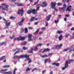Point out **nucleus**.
<instances>
[{"instance_id":"nucleus-1","label":"nucleus","mask_w":74,"mask_h":74,"mask_svg":"<svg viewBox=\"0 0 74 74\" xmlns=\"http://www.w3.org/2000/svg\"><path fill=\"white\" fill-rule=\"evenodd\" d=\"M74 61V60L72 59L69 60V62L68 60L66 61L65 62V66L64 67L62 68V70H64L65 69L67 68L68 66H69L68 64H70L71 62Z\"/></svg>"},{"instance_id":"nucleus-2","label":"nucleus","mask_w":74,"mask_h":74,"mask_svg":"<svg viewBox=\"0 0 74 74\" xmlns=\"http://www.w3.org/2000/svg\"><path fill=\"white\" fill-rule=\"evenodd\" d=\"M23 9H21L18 10L17 14L18 15L21 14V16H22L23 15Z\"/></svg>"},{"instance_id":"nucleus-3","label":"nucleus","mask_w":74,"mask_h":74,"mask_svg":"<svg viewBox=\"0 0 74 74\" xmlns=\"http://www.w3.org/2000/svg\"><path fill=\"white\" fill-rule=\"evenodd\" d=\"M50 4L53 9H55V7L56 5V2H54L53 3V2H51Z\"/></svg>"},{"instance_id":"nucleus-4","label":"nucleus","mask_w":74,"mask_h":74,"mask_svg":"<svg viewBox=\"0 0 74 74\" xmlns=\"http://www.w3.org/2000/svg\"><path fill=\"white\" fill-rule=\"evenodd\" d=\"M2 5H3V6H5V7L4 8L5 9H6V10H7V11L8 10V7H9V6L7 5V4L5 3H2L1 4Z\"/></svg>"},{"instance_id":"nucleus-5","label":"nucleus","mask_w":74,"mask_h":74,"mask_svg":"<svg viewBox=\"0 0 74 74\" xmlns=\"http://www.w3.org/2000/svg\"><path fill=\"white\" fill-rule=\"evenodd\" d=\"M42 4V7H47V5H48V4H47V2L45 1L43 2Z\"/></svg>"},{"instance_id":"nucleus-6","label":"nucleus","mask_w":74,"mask_h":74,"mask_svg":"<svg viewBox=\"0 0 74 74\" xmlns=\"http://www.w3.org/2000/svg\"><path fill=\"white\" fill-rule=\"evenodd\" d=\"M24 21V18H23L21 21L20 22L18 23V24L20 26H22V25H23V22Z\"/></svg>"},{"instance_id":"nucleus-7","label":"nucleus","mask_w":74,"mask_h":74,"mask_svg":"<svg viewBox=\"0 0 74 74\" xmlns=\"http://www.w3.org/2000/svg\"><path fill=\"white\" fill-rule=\"evenodd\" d=\"M5 24L6 27H4V29H7V28H8V27H9V26H10L11 24V23L10 22L8 23H5Z\"/></svg>"},{"instance_id":"nucleus-8","label":"nucleus","mask_w":74,"mask_h":74,"mask_svg":"<svg viewBox=\"0 0 74 74\" xmlns=\"http://www.w3.org/2000/svg\"><path fill=\"white\" fill-rule=\"evenodd\" d=\"M21 58H29V56L27 55H21Z\"/></svg>"},{"instance_id":"nucleus-9","label":"nucleus","mask_w":74,"mask_h":74,"mask_svg":"<svg viewBox=\"0 0 74 74\" xmlns=\"http://www.w3.org/2000/svg\"><path fill=\"white\" fill-rule=\"evenodd\" d=\"M71 10V5H70L66 9V11H68L69 12H70Z\"/></svg>"},{"instance_id":"nucleus-10","label":"nucleus","mask_w":74,"mask_h":74,"mask_svg":"<svg viewBox=\"0 0 74 74\" xmlns=\"http://www.w3.org/2000/svg\"><path fill=\"white\" fill-rule=\"evenodd\" d=\"M52 15L50 14L46 17V21H49L51 19V17Z\"/></svg>"},{"instance_id":"nucleus-11","label":"nucleus","mask_w":74,"mask_h":74,"mask_svg":"<svg viewBox=\"0 0 74 74\" xmlns=\"http://www.w3.org/2000/svg\"><path fill=\"white\" fill-rule=\"evenodd\" d=\"M32 13L33 14H36L37 13V11L35 9H33L31 10Z\"/></svg>"},{"instance_id":"nucleus-12","label":"nucleus","mask_w":74,"mask_h":74,"mask_svg":"<svg viewBox=\"0 0 74 74\" xmlns=\"http://www.w3.org/2000/svg\"><path fill=\"white\" fill-rule=\"evenodd\" d=\"M7 69H5V70L4 69H2L0 71V72L1 73H2L3 74H5L4 73L5 72L4 71H7Z\"/></svg>"},{"instance_id":"nucleus-13","label":"nucleus","mask_w":74,"mask_h":74,"mask_svg":"<svg viewBox=\"0 0 74 74\" xmlns=\"http://www.w3.org/2000/svg\"><path fill=\"white\" fill-rule=\"evenodd\" d=\"M50 49H45L42 52V53H44V52H47L48 51H49Z\"/></svg>"},{"instance_id":"nucleus-14","label":"nucleus","mask_w":74,"mask_h":74,"mask_svg":"<svg viewBox=\"0 0 74 74\" xmlns=\"http://www.w3.org/2000/svg\"><path fill=\"white\" fill-rule=\"evenodd\" d=\"M62 38H63V36L61 34L58 37L59 40L60 41H61V40H62Z\"/></svg>"},{"instance_id":"nucleus-15","label":"nucleus","mask_w":74,"mask_h":74,"mask_svg":"<svg viewBox=\"0 0 74 74\" xmlns=\"http://www.w3.org/2000/svg\"><path fill=\"white\" fill-rule=\"evenodd\" d=\"M40 57L41 58H47V57H48V56L47 55H45L43 56L41 55L40 56Z\"/></svg>"},{"instance_id":"nucleus-16","label":"nucleus","mask_w":74,"mask_h":74,"mask_svg":"<svg viewBox=\"0 0 74 74\" xmlns=\"http://www.w3.org/2000/svg\"><path fill=\"white\" fill-rule=\"evenodd\" d=\"M27 14H32V9H29V10L27 12Z\"/></svg>"},{"instance_id":"nucleus-17","label":"nucleus","mask_w":74,"mask_h":74,"mask_svg":"<svg viewBox=\"0 0 74 74\" xmlns=\"http://www.w3.org/2000/svg\"><path fill=\"white\" fill-rule=\"evenodd\" d=\"M14 59H16V58H18V59H20L21 58V56H14Z\"/></svg>"},{"instance_id":"nucleus-18","label":"nucleus","mask_w":74,"mask_h":74,"mask_svg":"<svg viewBox=\"0 0 74 74\" xmlns=\"http://www.w3.org/2000/svg\"><path fill=\"white\" fill-rule=\"evenodd\" d=\"M16 50H17V51H20V50H21V49L19 48H16V49H14L13 50V51L14 52H15Z\"/></svg>"},{"instance_id":"nucleus-19","label":"nucleus","mask_w":74,"mask_h":74,"mask_svg":"<svg viewBox=\"0 0 74 74\" xmlns=\"http://www.w3.org/2000/svg\"><path fill=\"white\" fill-rule=\"evenodd\" d=\"M39 30V29H37V30L34 33V34H35V35H36V34H38V33Z\"/></svg>"},{"instance_id":"nucleus-20","label":"nucleus","mask_w":74,"mask_h":74,"mask_svg":"<svg viewBox=\"0 0 74 74\" xmlns=\"http://www.w3.org/2000/svg\"><path fill=\"white\" fill-rule=\"evenodd\" d=\"M31 51L28 50V53H33V49H31Z\"/></svg>"},{"instance_id":"nucleus-21","label":"nucleus","mask_w":74,"mask_h":74,"mask_svg":"<svg viewBox=\"0 0 74 74\" xmlns=\"http://www.w3.org/2000/svg\"><path fill=\"white\" fill-rule=\"evenodd\" d=\"M4 73L5 74H12V72H11V71H9L7 72H4Z\"/></svg>"},{"instance_id":"nucleus-22","label":"nucleus","mask_w":74,"mask_h":74,"mask_svg":"<svg viewBox=\"0 0 74 74\" xmlns=\"http://www.w3.org/2000/svg\"><path fill=\"white\" fill-rule=\"evenodd\" d=\"M0 9H2V10L3 11L4 10H7L6 9H5V8H3V7L2 6H0Z\"/></svg>"},{"instance_id":"nucleus-23","label":"nucleus","mask_w":74,"mask_h":74,"mask_svg":"<svg viewBox=\"0 0 74 74\" xmlns=\"http://www.w3.org/2000/svg\"><path fill=\"white\" fill-rule=\"evenodd\" d=\"M5 56H3V57H1L0 58V60H3V59H4V58H5Z\"/></svg>"},{"instance_id":"nucleus-24","label":"nucleus","mask_w":74,"mask_h":74,"mask_svg":"<svg viewBox=\"0 0 74 74\" xmlns=\"http://www.w3.org/2000/svg\"><path fill=\"white\" fill-rule=\"evenodd\" d=\"M16 18V17H14L13 16H11L10 18V19H15Z\"/></svg>"},{"instance_id":"nucleus-25","label":"nucleus","mask_w":74,"mask_h":74,"mask_svg":"<svg viewBox=\"0 0 74 74\" xmlns=\"http://www.w3.org/2000/svg\"><path fill=\"white\" fill-rule=\"evenodd\" d=\"M63 46V45L62 44H61L60 45H58V48L59 49L60 48H61V47Z\"/></svg>"},{"instance_id":"nucleus-26","label":"nucleus","mask_w":74,"mask_h":74,"mask_svg":"<svg viewBox=\"0 0 74 74\" xmlns=\"http://www.w3.org/2000/svg\"><path fill=\"white\" fill-rule=\"evenodd\" d=\"M34 17H32L31 19L30 20V22L33 21H34Z\"/></svg>"},{"instance_id":"nucleus-27","label":"nucleus","mask_w":74,"mask_h":74,"mask_svg":"<svg viewBox=\"0 0 74 74\" xmlns=\"http://www.w3.org/2000/svg\"><path fill=\"white\" fill-rule=\"evenodd\" d=\"M27 44V42H23L22 43V45H25L26 44Z\"/></svg>"},{"instance_id":"nucleus-28","label":"nucleus","mask_w":74,"mask_h":74,"mask_svg":"<svg viewBox=\"0 0 74 74\" xmlns=\"http://www.w3.org/2000/svg\"><path fill=\"white\" fill-rule=\"evenodd\" d=\"M28 33V30H27V28H26L25 29V33Z\"/></svg>"},{"instance_id":"nucleus-29","label":"nucleus","mask_w":74,"mask_h":74,"mask_svg":"<svg viewBox=\"0 0 74 74\" xmlns=\"http://www.w3.org/2000/svg\"><path fill=\"white\" fill-rule=\"evenodd\" d=\"M49 60V59H46L45 60V63H47L48 62V61Z\"/></svg>"},{"instance_id":"nucleus-30","label":"nucleus","mask_w":74,"mask_h":74,"mask_svg":"<svg viewBox=\"0 0 74 74\" xmlns=\"http://www.w3.org/2000/svg\"><path fill=\"white\" fill-rule=\"evenodd\" d=\"M63 33V31H60L59 30H58L57 33H58V34H60V33Z\"/></svg>"},{"instance_id":"nucleus-31","label":"nucleus","mask_w":74,"mask_h":74,"mask_svg":"<svg viewBox=\"0 0 74 74\" xmlns=\"http://www.w3.org/2000/svg\"><path fill=\"white\" fill-rule=\"evenodd\" d=\"M10 67V66L9 65L4 66H3V67L4 68H8L9 67Z\"/></svg>"},{"instance_id":"nucleus-32","label":"nucleus","mask_w":74,"mask_h":74,"mask_svg":"<svg viewBox=\"0 0 74 74\" xmlns=\"http://www.w3.org/2000/svg\"><path fill=\"white\" fill-rule=\"evenodd\" d=\"M17 41H21V37H20L17 38Z\"/></svg>"},{"instance_id":"nucleus-33","label":"nucleus","mask_w":74,"mask_h":74,"mask_svg":"<svg viewBox=\"0 0 74 74\" xmlns=\"http://www.w3.org/2000/svg\"><path fill=\"white\" fill-rule=\"evenodd\" d=\"M22 49H23V50H27V49H28V48H26L25 47H23L22 48Z\"/></svg>"},{"instance_id":"nucleus-34","label":"nucleus","mask_w":74,"mask_h":74,"mask_svg":"<svg viewBox=\"0 0 74 74\" xmlns=\"http://www.w3.org/2000/svg\"><path fill=\"white\" fill-rule=\"evenodd\" d=\"M39 2V0H38L35 3L33 4L34 5H36V4H37Z\"/></svg>"},{"instance_id":"nucleus-35","label":"nucleus","mask_w":74,"mask_h":74,"mask_svg":"<svg viewBox=\"0 0 74 74\" xmlns=\"http://www.w3.org/2000/svg\"><path fill=\"white\" fill-rule=\"evenodd\" d=\"M32 69H30L29 68H27V69H26V71H30V70H31Z\"/></svg>"},{"instance_id":"nucleus-36","label":"nucleus","mask_w":74,"mask_h":74,"mask_svg":"<svg viewBox=\"0 0 74 74\" xmlns=\"http://www.w3.org/2000/svg\"><path fill=\"white\" fill-rule=\"evenodd\" d=\"M20 52L19 50H18L14 54V55H15L16 53H19Z\"/></svg>"},{"instance_id":"nucleus-37","label":"nucleus","mask_w":74,"mask_h":74,"mask_svg":"<svg viewBox=\"0 0 74 74\" xmlns=\"http://www.w3.org/2000/svg\"><path fill=\"white\" fill-rule=\"evenodd\" d=\"M25 39V37H21V40H24Z\"/></svg>"},{"instance_id":"nucleus-38","label":"nucleus","mask_w":74,"mask_h":74,"mask_svg":"<svg viewBox=\"0 0 74 74\" xmlns=\"http://www.w3.org/2000/svg\"><path fill=\"white\" fill-rule=\"evenodd\" d=\"M5 44V42H3L0 43V45H4Z\"/></svg>"},{"instance_id":"nucleus-39","label":"nucleus","mask_w":74,"mask_h":74,"mask_svg":"<svg viewBox=\"0 0 74 74\" xmlns=\"http://www.w3.org/2000/svg\"><path fill=\"white\" fill-rule=\"evenodd\" d=\"M32 34H29L28 35L29 38H32Z\"/></svg>"},{"instance_id":"nucleus-40","label":"nucleus","mask_w":74,"mask_h":74,"mask_svg":"<svg viewBox=\"0 0 74 74\" xmlns=\"http://www.w3.org/2000/svg\"><path fill=\"white\" fill-rule=\"evenodd\" d=\"M70 35V34H66L65 36V37H68V36H69Z\"/></svg>"},{"instance_id":"nucleus-41","label":"nucleus","mask_w":74,"mask_h":74,"mask_svg":"<svg viewBox=\"0 0 74 74\" xmlns=\"http://www.w3.org/2000/svg\"><path fill=\"white\" fill-rule=\"evenodd\" d=\"M17 5L18 6H23V4H18Z\"/></svg>"},{"instance_id":"nucleus-42","label":"nucleus","mask_w":74,"mask_h":74,"mask_svg":"<svg viewBox=\"0 0 74 74\" xmlns=\"http://www.w3.org/2000/svg\"><path fill=\"white\" fill-rule=\"evenodd\" d=\"M36 70H37V68H35L33 69L32 71V72H34V71Z\"/></svg>"},{"instance_id":"nucleus-43","label":"nucleus","mask_w":74,"mask_h":74,"mask_svg":"<svg viewBox=\"0 0 74 74\" xmlns=\"http://www.w3.org/2000/svg\"><path fill=\"white\" fill-rule=\"evenodd\" d=\"M69 49H64L63 50V51H64V52H66V51H68V50H69Z\"/></svg>"},{"instance_id":"nucleus-44","label":"nucleus","mask_w":74,"mask_h":74,"mask_svg":"<svg viewBox=\"0 0 74 74\" xmlns=\"http://www.w3.org/2000/svg\"><path fill=\"white\" fill-rule=\"evenodd\" d=\"M59 22V20H55L54 21V22L55 23H58Z\"/></svg>"},{"instance_id":"nucleus-45","label":"nucleus","mask_w":74,"mask_h":74,"mask_svg":"<svg viewBox=\"0 0 74 74\" xmlns=\"http://www.w3.org/2000/svg\"><path fill=\"white\" fill-rule=\"evenodd\" d=\"M62 5V4L61 3H58V6Z\"/></svg>"},{"instance_id":"nucleus-46","label":"nucleus","mask_w":74,"mask_h":74,"mask_svg":"<svg viewBox=\"0 0 74 74\" xmlns=\"http://www.w3.org/2000/svg\"><path fill=\"white\" fill-rule=\"evenodd\" d=\"M10 1L11 2H15L16 0H10Z\"/></svg>"},{"instance_id":"nucleus-47","label":"nucleus","mask_w":74,"mask_h":74,"mask_svg":"<svg viewBox=\"0 0 74 74\" xmlns=\"http://www.w3.org/2000/svg\"><path fill=\"white\" fill-rule=\"evenodd\" d=\"M72 26V24L69 23L67 25V26Z\"/></svg>"},{"instance_id":"nucleus-48","label":"nucleus","mask_w":74,"mask_h":74,"mask_svg":"<svg viewBox=\"0 0 74 74\" xmlns=\"http://www.w3.org/2000/svg\"><path fill=\"white\" fill-rule=\"evenodd\" d=\"M29 41H33L32 39V38H29L28 39Z\"/></svg>"},{"instance_id":"nucleus-49","label":"nucleus","mask_w":74,"mask_h":74,"mask_svg":"<svg viewBox=\"0 0 74 74\" xmlns=\"http://www.w3.org/2000/svg\"><path fill=\"white\" fill-rule=\"evenodd\" d=\"M36 6H40V7H42V4H38L36 5Z\"/></svg>"},{"instance_id":"nucleus-50","label":"nucleus","mask_w":74,"mask_h":74,"mask_svg":"<svg viewBox=\"0 0 74 74\" xmlns=\"http://www.w3.org/2000/svg\"><path fill=\"white\" fill-rule=\"evenodd\" d=\"M35 51H36L38 50V49L37 48V47H36L34 49Z\"/></svg>"},{"instance_id":"nucleus-51","label":"nucleus","mask_w":74,"mask_h":74,"mask_svg":"<svg viewBox=\"0 0 74 74\" xmlns=\"http://www.w3.org/2000/svg\"><path fill=\"white\" fill-rule=\"evenodd\" d=\"M58 48V45L55 46L54 47V49H56V48Z\"/></svg>"},{"instance_id":"nucleus-52","label":"nucleus","mask_w":74,"mask_h":74,"mask_svg":"<svg viewBox=\"0 0 74 74\" xmlns=\"http://www.w3.org/2000/svg\"><path fill=\"white\" fill-rule=\"evenodd\" d=\"M63 6L64 7V8L65 9L66 8V4H64Z\"/></svg>"},{"instance_id":"nucleus-53","label":"nucleus","mask_w":74,"mask_h":74,"mask_svg":"<svg viewBox=\"0 0 74 74\" xmlns=\"http://www.w3.org/2000/svg\"><path fill=\"white\" fill-rule=\"evenodd\" d=\"M33 40H36V37L33 36Z\"/></svg>"},{"instance_id":"nucleus-54","label":"nucleus","mask_w":74,"mask_h":74,"mask_svg":"<svg viewBox=\"0 0 74 74\" xmlns=\"http://www.w3.org/2000/svg\"><path fill=\"white\" fill-rule=\"evenodd\" d=\"M48 22L47 21L46 22V26H48Z\"/></svg>"},{"instance_id":"nucleus-55","label":"nucleus","mask_w":74,"mask_h":74,"mask_svg":"<svg viewBox=\"0 0 74 74\" xmlns=\"http://www.w3.org/2000/svg\"><path fill=\"white\" fill-rule=\"evenodd\" d=\"M41 45H42V44H39L37 45V46L38 47H40V46H41Z\"/></svg>"},{"instance_id":"nucleus-56","label":"nucleus","mask_w":74,"mask_h":74,"mask_svg":"<svg viewBox=\"0 0 74 74\" xmlns=\"http://www.w3.org/2000/svg\"><path fill=\"white\" fill-rule=\"evenodd\" d=\"M39 22H36V23H34V25H38V23H39Z\"/></svg>"},{"instance_id":"nucleus-57","label":"nucleus","mask_w":74,"mask_h":74,"mask_svg":"<svg viewBox=\"0 0 74 74\" xmlns=\"http://www.w3.org/2000/svg\"><path fill=\"white\" fill-rule=\"evenodd\" d=\"M65 17H69V14H66L65 15Z\"/></svg>"},{"instance_id":"nucleus-58","label":"nucleus","mask_w":74,"mask_h":74,"mask_svg":"<svg viewBox=\"0 0 74 74\" xmlns=\"http://www.w3.org/2000/svg\"><path fill=\"white\" fill-rule=\"evenodd\" d=\"M32 62V60L31 59L29 60L28 63H30Z\"/></svg>"},{"instance_id":"nucleus-59","label":"nucleus","mask_w":74,"mask_h":74,"mask_svg":"<svg viewBox=\"0 0 74 74\" xmlns=\"http://www.w3.org/2000/svg\"><path fill=\"white\" fill-rule=\"evenodd\" d=\"M42 33H43V31L41 32H39V35H41V34H42Z\"/></svg>"},{"instance_id":"nucleus-60","label":"nucleus","mask_w":74,"mask_h":74,"mask_svg":"<svg viewBox=\"0 0 74 74\" xmlns=\"http://www.w3.org/2000/svg\"><path fill=\"white\" fill-rule=\"evenodd\" d=\"M56 66H59V63H56Z\"/></svg>"},{"instance_id":"nucleus-61","label":"nucleus","mask_w":74,"mask_h":74,"mask_svg":"<svg viewBox=\"0 0 74 74\" xmlns=\"http://www.w3.org/2000/svg\"><path fill=\"white\" fill-rule=\"evenodd\" d=\"M39 9H40V7H37L36 10L38 11Z\"/></svg>"},{"instance_id":"nucleus-62","label":"nucleus","mask_w":74,"mask_h":74,"mask_svg":"<svg viewBox=\"0 0 74 74\" xmlns=\"http://www.w3.org/2000/svg\"><path fill=\"white\" fill-rule=\"evenodd\" d=\"M29 29H30L31 30H32V29H33V28L31 27H29Z\"/></svg>"},{"instance_id":"nucleus-63","label":"nucleus","mask_w":74,"mask_h":74,"mask_svg":"<svg viewBox=\"0 0 74 74\" xmlns=\"http://www.w3.org/2000/svg\"><path fill=\"white\" fill-rule=\"evenodd\" d=\"M21 33H23V32H24L25 30L23 29H21Z\"/></svg>"},{"instance_id":"nucleus-64","label":"nucleus","mask_w":74,"mask_h":74,"mask_svg":"<svg viewBox=\"0 0 74 74\" xmlns=\"http://www.w3.org/2000/svg\"><path fill=\"white\" fill-rule=\"evenodd\" d=\"M71 30L72 31H73V30H74V27L72 28L71 29Z\"/></svg>"}]
</instances>
